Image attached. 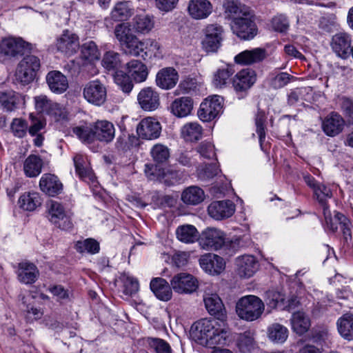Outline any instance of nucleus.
<instances>
[{
  "label": "nucleus",
  "instance_id": "nucleus-1",
  "mask_svg": "<svg viewBox=\"0 0 353 353\" xmlns=\"http://www.w3.org/2000/svg\"><path fill=\"white\" fill-rule=\"evenodd\" d=\"M195 335L201 345L214 347L226 345L231 333L223 320L203 319L195 323Z\"/></svg>",
  "mask_w": 353,
  "mask_h": 353
},
{
  "label": "nucleus",
  "instance_id": "nucleus-2",
  "mask_svg": "<svg viewBox=\"0 0 353 353\" xmlns=\"http://www.w3.org/2000/svg\"><path fill=\"white\" fill-rule=\"evenodd\" d=\"M313 191L316 200L323 208L327 227L332 232H336L339 225L345 241L346 242L351 241L352 225L350 221L339 212H336L334 217L331 215L330 210L327 204V200L332 197L331 190L323 184H319Z\"/></svg>",
  "mask_w": 353,
  "mask_h": 353
},
{
  "label": "nucleus",
  "instance_id": "nucleus-3",
  "mask_svg": "<svg viewBox=\"0 0 353 353\" xmlns=\"http://www.w3.org/2000/svg\"><path fill=\"white\" fill-rule=\"evenodd\" d=\"M238 316L245 321H253L258 319L264 311V303L261 299L254 295L241 298L236 306Z\"/></svg>",
  "mask_w": 353,
  "mask_h": 353
},
{
  "label": "nucleus",
  "instance_id": "nucleus-4",
  "mask_svg": "<svg viewBox=\"0 0 353 353\" xmlns=\"http://www.w3.org/2000/svg\"><path fill=\"white\" fill-rule=\"evenodd\" d=\"M41 68L40 59L34 55L24 57L18 63L15 71V80L23 85H28L36 78Z\"/></svg>",
  "mask_w": 353,
  "mask_h": 353
},
{
  "label": "nucleus",
  "instance_id": "nucleus-5",
  "mask_svg": "<svg viewBox=\"0 0 353 353\" xmlns=\"http://www.w3.org/2000/svg\"><path fill=\"white\" fill-rule=\"evenodd\" d=\"M47 213L48 220L56 227L63 230H68L72 228V214L61 203L51 201L48 205Z\"/></svg>",
  "mask_w": 353,
  "mask_h": 353
},
{
  "label": "nucleus",
  "instance_id": "nucleus-6",
  "mask_svg": "<svg viewBox=\"0 0 353 353\" xmlns=\"http://www.w3.org/2000/svg\"><path fill=\"white\" fill-rule=\"evenodd\" d=\"M83 97L90 104L94 106L103 105L107 99V89L99 80L90 81L83 88Z\"/></svg>",
  "mask_w": 353,
  "mask_h": 353
},
{
  "label": "nucleus",
  "instance_id": "nucleus-7",
  "mask_svg": "<svg viewBox=\"0 0 353 353\" xmlns=\"http://www.w3.org/2000/svg\"><path fill=\"white\" fill-rule=\"evenodd\" d=\"M217 286L211 284L204 291L203 301L208 312L217 319L223 320L225 310L221 298L216 293Z\"/></svg>",
  "mask_w": 353,
  "mask_h": 353
},
{
  "label": "nucleus",
  "instance_id": "nucleus-8",
  "mask_svg": "<svg viewBox=\"0 0 353 353\" xmlns=\"http://www.w3.org/2000/svg\"><path fill=\"white\" fill-rule=\"evenodd\" d=\"M223 98L219 95H212L206 98L200 105L198 111L199 119L208 122L214 119L221 112Z\"/></svg>",
  "mask_w": 353,
  "mask_h": 353
},
{
  "label": "nucleus",
  "instance_id": "nucleus-9",
  "mask_svg": "<svg viewBox=\"0 0 353 353\" xmlns=\"http://www.w3.org/2000/svg\"><path fill=\"white\" fill-rule=\"evenodd\" d=\"M225 243L224 232L214 228H208L203 230L199 239V245L206 250H217L221 248Z\"/></svg>",
  "mask_w": 353,
  "mask_h": 353
},
{
  "label": "nucleus",
  "instance_id": "nucleus-10",
  "mask_svg": "<svg viewBox=\"0 0 353 353\" xmlns=\"http://www.w3.org/2000/svg\"><path fill=\"white\" fill-rule=\"evenodd\" d=\"M170 285L175 292L191 294L196 290L199 283L197 279L192 274L181 272L172 278Z\"/></svg>",
  "mask_w": 353,
  "mask_h": 353
},
{
  "label": "nucleus",
  "instance_id": "nucleus-11",
  "mask_svg": "<svg viewBox=\"0 0 353 353\" xmlns=\"http://www.w3.org/2000/svg\"><path fill=\"white\" fill-rule=\"evenodd\" d=\"M145 172L151 180L155 179V178L158 179L163 174L165 183L169 185L181 183L186 178V175L183 171L171 170L164 174L157 165L152 164L145 165Z\"/></svg>",
  "mask_w": 353,
  "mask_h": 353
},
{
  "label": "nucleus",
  "instance_id": "nucleus-12",
  "mask_svg": "<svg viewBox=\"0 0 353 353\" xmlns=\"http://www.w3.org/2000/svg\"><path fill=\"white\" fill-rule=\"evenodd\" d=\"M73 161L76 174L79 177L88 184L97 188L98 182L87 157L77 154L73 157Z\"/></svg>",
  "mask_w": 353,
  "mask_h": 353
},
{
  "label": "nucleus",
  "instance_id": "nucleus-13",
  "mask_svg": "<svg viewBox=\"0 0 353 353\" xmlns=\"http://www.w3.org/2000/svg\"><path fill=\"white\" fill-rule=\"evenodd\" d=\"M251 16L243 17V19L231 23L233 33L243 40H250L257 34V28Z\"/></svg>",
  "mask_w": 353,
  "mask_h": 353
},
{
  "label": "nucleus",
  "instance_id": "nucleus-14",
  "mask_svg": "<svg viewBox=\"0 0 353 353\" xmlns=\"http://www.w3.org/2000/svg\"><path fill=\"white\" fill-rule=\"evenodd\" d=\"M236 272L241 278H250L259 270L257 259L250 254L238 256L235 259Z\"/></svg>",
  "mask_w": 353,
  "mask_h": 353
},
{
  "label": "nucleus",
  "instance_id": "nucleus-15",
  "mask_svg": "<svg viewBox=\"0 0 353 353\" xmlns=\"http://www.w3.org/2000/svg\"><path fill=\"white\" fill-rule=\"evenodd\" d=\"M137 132L142 139H156L161 135V125L156 119L146 117L139 122L137 128Z\"/></svg>",
  "mask_w": 353,
  "mask_h": 353
},
{
  "label": "nucleus",
  "instance_id": "nucleus-16",
  "mask_svg": "<svg viewBox=\"0 0 353 353\" xmlns=\"http://www.w3.org/2000/svg\"><path fill=\"white\" fill-rule=\"evenodd\" d=\"M201 268L211 275H218L224 271L225 268V260L214 254H206L199 259Z\"/></svg>",
  "mask_w": 353,
  "mask_h": 353
},
{
  "label": "nucleus",
  "instance_id": "nucleus-17",
  "mask_svg": "<svg viewBox=\"0 0 353 353\" xmlns=\"http://www.w3.org/2000/svg\"><path fill=\"white\" fill-rule=\"evenodd\" d=\"M256 74L254 70L243 69L239 71L233 78L232 85L237 94H245L254 84Z\"/></svg>",
  "mask_w": 353,
  "mask_h": 353
},
{
  "label": "nucleus",
  "instance_id": "nucleus-18",
  "mask_svg": "<svg viewBox=\"0 0 353 353\" xmlns=\"http://www.w3.org/2000/svg\"><path fill=\"white\" fill-rule=\"evenodd\" d=\"M208 212L214 219L222 220L233 215L235 205L230 200L214 201L209 205Z\"/></svg>",
  "mask_w": 353,
  "mask_h": 353
},
{
  "label": "nucleus",
  "instance_id": "nucleus-19",
  "mask_svg": "<svg viewBox=\"0 0 353 353\" xmlns=\"http://www.w3.org/2000/svg\"><path fill=\"white\" fill-rule=\"evenodd\" d=\"M224 16L225 19L235 23L243 19V17L251 16L249 7L234 1H227L223 4Z\"/></svg>",
  "mask_w": 353,
  "mask_h": 353
},
{
  "label": "nucleus",
  "instance_id": "nucleus-20",
  "mask_svg": "<svg viewBox=\"0 0 353 353\" xmlns=\"http://www.w3.org/2000/svg\"><path fill=\"white\" fill-rule=\"evenodd\" d=\"M345 126L343 118L337 112L330 113L323 121L322 128L329 137H335L340 134Z\"/></svg>",
  "mask_w": 353,
  "mask_h": 353
},
{
  "label": "nucleus",
  "instance_id": "nucleus-21",
  "mask_svg": "<svg viewBox=\"0 0 353 353\" xmlns=\"http://www.w3.org/2000/svg\"><path fill=\"white\" fill-rule=\"evenodd\" d=\"M137 100L140 107L145 111H153L160 104L159 93L150 87L142 89L137 96Z\"/></svg>",
  "mask_w": 353,
  "mask_h": 353
},
{
  "label": "nucleus",
  "instance_id": "nucleus-22",
  "mask_svg": "<svg viewBox=\"0 0 353 353\" xmlns=\"http://www.w3.org/2000/svg\"><path fill=\"white\" fill-rule=\"evenodd\" d=\"M179 81L177 71L172 67L161 69L156 75V84L163 90L173 88Z\"/></svg>",
  "mask_w": 353,
  "mask_h": 353
},
{
  "label": "nucleus",
  "instance_id": "nucleus-23",
  "mask_svg": "<svg viewBox=\"0 0 353 353\" xmlns=\"http://www.w3.org/2000/svg\"><path fill=\"white\" fill-rule=\"evenodd\" d=\"M46 81L51 92L55 94L65 92L68 87L67 77L59 70H52L46 76Z\"/></svg>",
  "mask_w": 353,
  "mask_h": 353
},
{
  "label": "nucleus",
  "instance_id": "nucleus-24",
  "mask_svg": "<svg viewBox=\"0 0 353 353\" xmlns=\"http://www.w3.org/2000/svg\"><path fill=\"white\" fill-rule=\"evenodd\" d=\"M188 10L194 19H206L212 12V5L208 0H190Z\"/></svg>",
  "mask_w": 353,
  "mask_h": 353
},
{
  "label": "nucleus",
  "instance_id": "nucleus-25",
  "mask_svg": "<svg viewBox=\"0 0 353 353\" xmlns=\"http://www.w3.org/2000/svg\"><path fill=\"white\" fill-rule=\"evenodd\" d=\"M171 285L168 282L160 277L153 278L150 283V288L155 296L161 301H168L172 297Z\"/></svg>",
  "mask_w": 353,
  "mask_h": 353
},
{
  "label": "nucleus",
  "instance_id": "nucleus-26",
  "mask_svg": "<svg viewBox=\"0 0 353 353\" xmlns=\"http://www.w3.org/2000/svg\"><path fill=\"white\" fill-rule=\"evenodd\" d=\"M94 140L110 142L115 134L114 125L106 120L97 121L93 123Z\"/></svg>",
  "mask_w": 353,
  "mask_h": 353
},
{
  "label": "nucleus",
  "instance_id": "nucleus-27",
  "mask_svg": "<svg viewBox=\"0 0 353 353\" xmlns=\"http://www.w3.org/2000/svg\"><path fill=\"white\" fill-rule=\"evenodd\" d=\"M19 281L24 284L34 283L38 279L39 272L37 266L30 262H21L19 263L17 270Z\"/></svg>",
  "mask_w": 353,
  "mask_h": 353
},
{
  "label": "nucleus",
  "instance_id": "nucleus-28",
  "mask_svg": "<svg viewBox=\"0 0 353 353\" xmlns=\"http://www.w3.org/2000/svg\"><path fill=\"white\" fill-rule=\"evenodd\" d=\"M39 187L41 190L46 194L54 196L61 192L63 185L57 176L44 174L40 179Z\"/></svg>",
  "mask_w": 353,
  "mask_h": 353
},
{
  "label": "nucleus",
  "instance_id": "nucleus-29",
  "mask_svg": "<svg viewBox=\"0 0 353 353\" xmlns=\"http://www.w3.org/2000/svg\"><path fill=\"white\" fill-rule=\"evenodd\" d=\"M132 28L137 33L148 34L154 28V17L149 14H137L132 19Z\"/></svg>",
  "mask_w": 353,
  "mask_h": 353
},
{
  "label": "nucleus",
  "instance_id": "nucleus-30",
  "mask_svg": "<svg viewBox=\"0 0 353 353\" xmlns=\"http://www.w3.org/2000/svg\"><path fill=\"white\" fill-rule=\"evenodd\" d=\"M265 56V50L257 48L252 50H245L238 54L234 57V61L241 65H250L262 61Z\"/></svg>",
  "mask_w": 353,
  "mask_h": 353
},
{
  "label": "nucleus",
  "instance_id": "nucleus-31",
  "mask_svg": "<svg viewBox=\"0 0 353 353\" xmlns=\"http://www.w3.org/2000/svg\"><path fill=\"white\" fill-rule=\"evenodd\" d=\"M41 203V197L37 192H24L18 199L19 207L24 211L32 212L40 207Z\"/></svg>",
  "mask_w": 353,
  "mask_h": 353
},
{
  "label": "nucleus",
  "instance_id": "nucleus-32",
  "mask_svg": "<svg viewBox=\"0 0 353 353\" xmlns=\"http://www.w3.org/2000/svg\"><path fill=\"white\" fill-rule=\"evenodd\" d=\"M126 71L128 75L137 83H141L146 80L148 75V69L142 62L132 60L126 64Z\"/></svg>",
  "mask_w": 353,
  "mask_h": 353
},
{
  "label": "nucleus",
  "instance_id": "nucleus-33",
  "mask_svg": "<svg viewBox=\"0 0 353 353\" xmlns=\"http://www.w3.org/2000/svg\"><path fill=\"white\" fill-rule=\"evenodd\" d=\"M132 25L130 23H121L116 26L114 34L117 39L125 44L137 43L142 44L137 36L132 32Z\"/></svg>",
  "mask_w": 353,
  "mask_h": 353
},
{
  "label": "nucleus",
  "instance_id": "nucleus-34",
  "mask_svg": "<svg viewBox=\"0 0 353 353\" xmlns=\"http://www.w3.org/2000/svg\"><path fill=\"white\" fill-rule=\"evenodd\" d=\"M205 39L203 44H221L225 41V33L223 27L218 24H210L204 30Z\"/></svg>",
  "mask_w": 353,
  "mask_h": 353
},
{
  "label": "nucleus",
  "instance_id": "nucleus-35",
  "mask_svg": "<svg viewBox=\"0 0 353 353\" xmlns=\"http://www.w3.org/2000/svg\"><path fill=\"white\" fill-rule=\"evenodd\" d=\"M288 329L279 323H274L267 328L268 339L274 344H283L288 338Z\"/></svg>",
  "mask_w": 353,
  "mask_h": 353
},
{
  "label": "nucleus",
  "instance_id": "nucleus-36",
  "mask_svg": "<svg viewBox=\"0 0 353 353\" xmlns=\"http://www.w3.org/2000/svg\"><path fill=\"white\" fill-rule=\"evenodd\" d=\"M204 199V191L196 185H191L185 188L181 194V200L186 205H198L201 203Z\"/></svg>",
  "mask_w": 353,
  "mask_h": 353
},
{
  "label": "nucleus",
  "instance_id": "nucleus-37",
  "mask_svg": "<svg viewBox=\"0 0 353 353\" xmlns=\"http://www.w3.org/2000/svg\"><path fill=\"white\" fill-rule=\"evenodd\" d=\"M193 108V101L190 97H180L175 99L171 104V112L178 117L189 115Z\"/></svg>",
  "mask_w": 353,
  "mask_h": 353
},
{
  "label": "nucleus",
  "instance_id": "nucleus-38",
  "mask_svg": "<svg viewBox=\"0 0 353 353\" xmlns=\"http://www.w3.org/2000/svg\"><path fill=\"white\" fill-rule=\"evenodd\" d=\"M143 46H123V52L130 56L139 57L144 60H148L152 59V57L160 58L161 55L152 53L153 50H159V46H150L153 49H148V46H145V48H142Z\"/></svg>",
  "mask_w": 353,
  "mask_h": 353
},
{
  "label": "nucleus",
  "instance_id": "nucleus-39",
  "mask_svg": "<svg viewBox=\"0 0 353 353\" xmlns=\"http://www.w3.org/2000/svg\"><path fill=\"white\" fill-rule=\"evenodd\" d=\"M203 128L197 122H189L183 125L181 129V137L189 142H195L201 139Z\"/></svg>",
  "mask_w": 353,
  "mask_h": 353
},
{
  "label": "nucleus",
  "instance_id": "nucleus-40",
  "mask_svg": "<svg viewBox=\"0 0 353 353\" xmlns=\"http://www.w3.org/2000/svg\"><path fill=\"white\" fill-rule=\"evenodd\" d=\"M290 322L292 330L299 335L305 333L310 327L309 317L302 311L294 312Z\"/></svg>",
  "mask_w": 353,
  "mask_h": 353
},
{
  "label": "nucleus",
  "instance_id": "nucleus-41",
  "mask_svg": "<svg viewBox=\"0 0 353 353\" xmlns=\"http://www.w3.org/2000/svg\"><path fill=\"white\" fill-rule=\"evenodd\" d=\"M134 13V8L129 1L117 3L111 12V17L114 21H125Z\"/></svg>",
  "mask_w": 353,
  "mask_h": 353
},
{
  "label": "nucleus",
  "instance_id": "nucleus-42",
  "mask_svg": "<svg viewBox=\"0 0 353 353\" xmlns=\"http://www.w3.org/2000/svg\"><path fill=\"white\" fill-rule=\"evenodd\" d=\"M337 330L345 339L353 340V314H345L336 322Z\"/></svg>",
  "mask_w": 353,
  "mask_h": 353
},
{
  "label": "nucleus",
  "instance_id": "nucleus-43",
  "mask_svg": "<svg viewBox=\"0 0 353 353\" xmlns=\"http://www.w3.org/2000/svg\"><path fill=\"white\" fill-rule=\"evenodd\" d=\"M32 299V297H30V296H23L21 297L22 311L26 321L28 323H32L40 319L43 314V311L40 308L35 307L31 304Z\"/></svg>",
  "mask_w": 353,
  "mask_h": 353
},
{
  "label": "nucleus",
  "instance_id": "nucleus-44",
  "mask_svg": "<svg viewBox=\"0 0 353 353\" xmlns=\"http://www.w3.org/2000/svg\"><path fill=\"white\" fill-rule=\"evenodd\" d=\"M23 102V97L14 91L0 92V103L8 111L14 110L19 104Z\"/></svg>",
  "mask_w": 353,
  "mask_h": 353
},
{
  "label": "nucleus",
  "instance_id": "nucleus-45",
  "mask_svg": "<svg viewBox=\"0 0 353 353\" xmlns=\"http://www.w3.org/2000/svg\"><path fill=\"white\" fill-rule=\"evenodd\" d=\"M43 167V161L37 155L28 156L23 163V171L28 177H36L41 172Z\"/></svg>",
  "mask_w": 353,
  "mask_h": 353
},
{
  "label": "nucleus",
  "instance_id": "nucleus-46",
  "mask_svg": "<svg viewBox=\"0 0 353 353\" xmlns=\"http://www.w3.org/2000/svg\"><path fill=\"white\" fill-rule=\"evenodd\" d=\"M177 239L183 243H191L199 240V233L196 228L192 225L179 226L176 231Z\"/></svg>",
  "mask_w": 353,
  "mask_h": 353
},
{
  "label": "nucleus",
  "instance_id": "nucleus-47",
  "mask_svg": "<svg viewBox=\"0 0 353 353\" xmlns=\"http://www.w3.org/2000/svg\"><path fill=\"white\" fill-rule=\"evenodd\" d=\"M25 53V46H0V61L5 62L21 57Z\"/></svg>",
  "mask_w": 353,
  "mask_h": 353
},
{
  "label": "nucleus",
  "instance_id": "nucleus-48",
  "mask_svg": "<svg viewBox=\"0 0 353 353\" xmlns=\"http://www.w3.org/2000/svg\"><path fill=\"white\" fill-rule=\"evenodd\" d=\"M150 155L154 161L163 163L167 161L170 157V149L162 143H156L150 149Z\"/></svg>",
  "mask_w": 353,
  "mask_h": 353
},
{
  "label": "nucleus",
  "instance_id": "nucleus-49",
  "mask_svg": "<svg viewBox=\"0 0 353 353\" xmlns=\"http://www.w3.org/2000/svg\"><path fill=\"white\" fill-rule=\"evenodd\" d=\"M234 72V70L232 65L219 68L214 75L213 84L216 88H223L228 83Z\"/></svg>",
  "mask_w": 353,
  "mask_h": 353
},
{
  "label": "nucleus",
  "instance_id": "nucleus-50",
  "mask_svg": "<svg viewBox=\"0 0 353 353\" xmlns=\"http://www.w3.org/2000/svg\"><path fill=\"white\" fill-rule=\"evenodd\" d=\"M119 279L123 283V292L125 295L132 296L139 291V284L135 278L127 273H123Z\"/></svg>",
  "mask_w": 353,
  "mask_h": 353
},
{
  "label": "nucleus",
  "instance_id": "nucleus-51",
  "mask_svg": "<svg viewBox=\"0 0 353 353\" xmlns=\"http://www.w3.org/2000/svg\"><path fill=\"white\" fill-rule=\"evenodd\" d=\"M266 296L265 302L269 307L283 310L285 301V295L283 294L278 291L272 290L267 292Z\"/></svg>",
  "mask_w": 353,
  "mask_h": 353
},
{
  "label": "nucleus",
  "instance_id": "nucleus-52",
  "mask_svg": "<svg viewBox=\"0 0 353 353\" xmlns=\"http://www.w3.org/2000/svg\"><path fill=\"white\" fill-rule=\"evenodd\" d=\"M103 66L108 70H117L121 65L120 55L113 51L107 52L102 60Z\"/></svg>",
  "mask_w": 353,
  "mask_h": 353
},
{
  "label": "nucleus",
  "instance_id": "nucleus-53",
  "mask_svg": "<svg viewBox=\"0 0 353 353\" xmlns=\"http://www.w3.org/2000/svg\"><path fill=\"white\" fill-rule=\"evenodd\" d=\"M72 131L83 142L90 143L94 141L93 123L89 125L75 127Z\"/></svg>",
  "mask_w": 353,
  "mask_h": 353
},
{
  "label": "nucleus",
  "instance_id": "nucleus-54",
  "mask_svg": "<svg viewBox=\"0 0 353 353\" xmlns=\"http://www.w3.org/2000/svg\"><path fill=\"white\" fill-rule=\"evenodd\" d=\"M75 248L80 253H88L91 254L98 253L100 249L99 243L92 239H87L84 241H77Z\"/></svg>",
  "mask_w": 353,
  "mask_h": 353
},
{
  "label": "nucleus",
  "instance_id": "nucleus-55",
  "mask_svg": "<svg viewBox=\"0 0 353 353\" xmlns=\"http://www.w3.org/2000/svg\"><path fill=\"white\" fill-rule=\"evenodd\" d=\"M114 82L125 93H130L133 88V83L128 74L122 71H117L114 76Z\"/></svg>",
  "mask_w": 353,
  "mask_h": 353
},
{
  "label": "nucleus",
  "instance_id": "nucleus-56",
  "mask_svg": "<svg viewBox=\"0 0 353 353\" xmlns=\"http://www.w3.org/2000/svg\"><path fill=\"white\" fill-rule=\"evenodd\" d=\"M147 343L156 353H172V352L170 344L163 339L150 337L148 338Z\"/></svg>",
  "mask_w": 353,
  "mask_h": 353
},
{
  "label": "nucleus",
  "instance_id": "nucleus-57",
  "mask_svg": "<svg viewBox=\"0 0 353 353\" xmlns=\"http://www.w3.org/2000/svg\"><path fill=\"white\" fill-rule=\"evenodd\" d=\"M289 26V20L285 15L282 14L274 16L270 23V27L272 30L281 33L285 32Z\"/></svg>",
  "mask_w": 353,
  "mask_h": 353
},
{
  "label": "nucleus",
  "instance_id": "nucleus-58",
  "mask_svg": "<svg viewBox=\"0 0 353 353\" xmlns=\"http://www.w3.org/2000/svg\"><path fill=\"white\" fill-rule=\"evenodd\" d=\"M28 129V125L26 120L21 118H15L10 125V130L13 135L18 138L24 137Z\"/></svg>",
  "mask_w": 353,
  "mask_h": 353
},
{
  "label": "nucleus",
  "instance_id": "nucleus-59",
  "mask_svg": "<svg viewBox=\"0 0 353 353\" xmlns=\"http://www.w3.org/2000/svg\"><path fill=\"white\" fill-rule=\"evenodd\" d=\"M198 177L201 181H207L219 174L221 170L216 164L206 165L197 170Z\"/></svg>",
  "mask_w": 353,
  "mask_h": 353
},
{
  "label": "nucleus",
  "instance_id": "nucleus-60",
  "mask_svg": "<svg viewBox=\"0 0 353 353\" xmlns=\"http://www.w3.org/2000/svg\"><path fill=\"white\" fill-rule=\"evenodd\" d=\"M239 346L243 352L250 351L255 346L254 334L250 331L245 332L239 339Z\"/></svg>",
  "mask_w": 353,
  "mask_h": 353
},
{
  "label": "nucleus",
  "instance_id": "nucleus-61",
  "mask_svg": "<svg viewBox=\"0 0 353 353\" xmlns=\"http://www.w3.org/2000/svg\"><path fill=\"white\" fill-rule=\"evenodd\" d=\"M265 114L263 111H259L255 117V125L256 128V133L259 135V143L263 149V142L265 139Z\"/></svg>",
  "mask_w": 353,
  "mask_h": 353
},
{
  "label": "nucleus",
  "instance_id": "nucleus-62",
  "mask_svg": "<svg viewBox=\"0 0 353 353\" xmlns=\"http://www.w3.org/2000/svg\"><path fill=\"white\" fill-rule=\"evenodd\" d=\"M34 103L37 110L39 112H45L49 114L50 110L56 103H53L52 101L48 99L46 95H40L34 97Z\"/></svg>",
  "mask_w": 353,
  "mask_h": 353
},
{
  "label": "nucleus",
  "instance_id": "nucleus-63",
  "mask_svg": "<svg viewBox=\"0 0 353 353\" xmlns=\"http://www.w3.org/2000/svg\"><path fill=\"white\" fill-rule=\"evenodd\" d=\"M81 47V56L82 59L92 62L98 60L100 53L97 46H78Z\"/></svg>",
  "mask_w": 353,
  "mask_h": 353
},
{
  "label": "nucleus",
  "instance_id": "nucleus-64",
  "mask_svg": "<svg viewBox=\"0 0 353 353\" xmlns=\"http://www.w3.org/2000/svg\"><path fill=\"white\" fill-rule=\"evenodd\" d=\"M291 76L287 72H280L271 79L270 85L274 89H279L286 85Z\"/></svg>",
  "mask_w": 353,
  "mask_h": 353
}]
</instances>
